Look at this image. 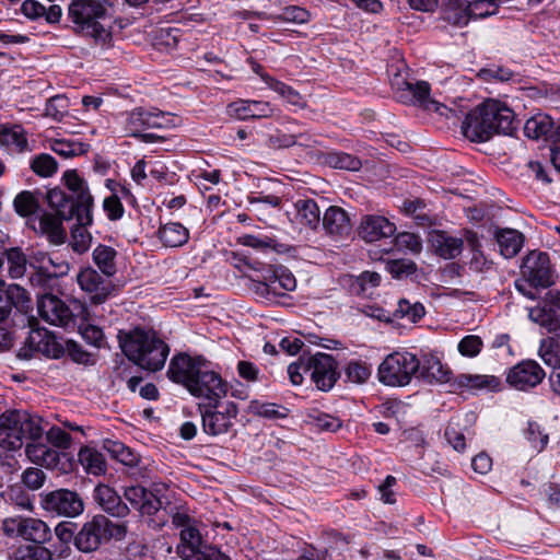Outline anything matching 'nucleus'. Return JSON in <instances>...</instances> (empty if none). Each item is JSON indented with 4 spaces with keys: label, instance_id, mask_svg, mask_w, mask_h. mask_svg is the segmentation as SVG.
<instances>
[{
    "label": "nucleus",
    "instance_id": "obj_1",
    "mask_svg": "<svg viewBox=\"0 0 560 560\" xmlns=\"http://www.w3.org/2000/svg\"><path fill=\"white\" fill-rule=\"evenodd\" d=\"M515 129L513 110L495 100H487L470 110L462 125L466 138L481 142L489 140L494 133L512 135Z\"/></svg>",
    "mask_w": 560,
    "mask_h": 560
},
{
    "label": "nucleus",
    "instance_id": "obj_2",
    "mask_svg": "<svg viewBox=\"0 0 560 560\" xmlns=\"http://www.w3.org/2000/svg\"><path fill=\"white\" fill-rule=\"evenodd\" d=\"M65 184L72 192V197L59 189L54 188L47 192V202L54 214L63 218L66 221L75 218L78 222L92 223L93 197L89 191L86 183L79 176L75 170H68L63 174Z\"/></svg>",
    "mask_w": 560,
    "mask_h": 560
},
{
    "label": "nucleus",
    "instance_id": "obj_3",
    "mask_svg": "<svg viewBox=\"0 0 560 560\" xmlns=\"http://www.w3.org/2000/svg\"><path fill=\"white\" fill-rule=\"evenodd\" d=\"M68 15L75 34L92 38L97 46L105 48L112 46L110 15L107 7L101 0L71 2Z\"/></svg>",
    "mask_w": 560,
    "mask_h": 560
},
{
    "label": "nucleus",
    "instance_id": "obj_4",
    "mask_svg": "<svg viewBox=\"0 0 560 560\" xmlns=\"http://www.w3.org/2000/svg\"><path fill=\"white\" fill-rule=\"evenodd\" d=\"M118 338L125 355L140 368L155 372L164 366L170 348L154 331L135 328L119 331Z\"/></svg>",
    "mask_w": 560,
    "mask_h": 560
},
{
    "label": "nucleus",
    "instance_id": "obj_5",
    "mask_svg": "<svg viewBox=\"0 0 560 560\" xmlns=\"http://www.w3.org/2000/svg\"><path fill=\"white\" fill-rule=\"evenodd\" d=\"M43 419L24 409H8L0 415V446L8 451L22 448L24 440H40Z\"/></svg>",
    "mask_w": 560,
    "mask_h": 560
},
{
    "label": "nucleus",
    "instance_id": "obj_6",
    "mask_svg": "<svg viewBox=\"0 0 560 560\" xmlns=\"http://www.w3.org/2000/svg\"><path fill=\"white\" fill-rule=\"evenodd\" d=\"M126 534V524L113 523L105 515L98 514L81 526L75 534L74 546L82 552H93L110 539H124Z\"/></svg>",
    "mask_w": 560,
    "mask_h": 560
},
{
    "label": "nucleus",
    "instance_id": "obj_7",
    "mask_svg": "<svg viewBox=\"0 0 560 560\" xmlns=\"http://www.w3.org/2000/svg\"><path fill=\"white\" fill-rule=\"evenodd\" d=\"M420 370V361L409 352L388 354L378 368L380 382L388 386L408 385Z\"/></svg>",
    "mask_w": 560,
    "mask_h": 560
},
{
    "label": "nucleus",
    "instance_id": "obj_8",
    "mask_svg": "<svg viewBox=\"0 0 560 560\" xmlns=\"http://www.w3.org/2000/svg\"><path fill=\"white\" fill-rule=\"evenodd\" d=\"M27 324L31 328L28 337L25 340L26 348L20 349L18 357L20 359L32 358V352H39L47 358L59 359L65 354V347L57 340L56 336L46 328L38 327V322L34 316L27 317Z\"/></svg>",
    "mask_w": 560,
    "mask_h": 560
},
{
    "label": "nucleus",
    "instance_id": "obj_9",
    "mask_svg": "<svg viewBox=\"0 0 560 560\" xmlns=\"http://www.w3.org/2000/svg\"><path fill=\"white\" fill-rule=\"evenodd\" d=\"M39 498L42 509L50 514L75 517L84 511V502L81 495L69 489L42 492Z\"/></svg>",
    "mask_w": 560,
    "mask_h": 560
},
{
    "label": "nucleus",
    "instance_id": "obj_10",
    "mask_svg": "<svg viewBox=\"0 0 560 560\" xmlns=\"http://www.w3.org/2000/svg\"><path fill=\"white\" fill-rule=\"evenodd\" d=\"M2 529L9 537L19 536L34 545H44L52 536L49 526L44 521L34 517H7L2 523Z\"/></svg>",
    "mask_w": 560,
    "mask_h": 560
},
{
    "label": "nucleus",
    "instance_id": "obj_11",
    "mask_svg": "<svg viewBox=\"0 0 560 560\" xmlns=\"http://www.w3.org/2000/svg\"><path fill=\"white\" fill-rule=\"evenodd\" d=\"M187 390L195 397L207 400L212 407H220L221 400L228 394V384L220 374L203 365L198 375L189 383Z\"/></svg>",
    "mask_w": 560,
    "mask_h": 560
},
{
    "label": "nucleus",
    "instance_id": "obj_12",
    "mask_svg": "<svg viewBox=\"0 0 560 560\" xmlns=\"http://www.w3.org/2000/svg\"><path fill=\"white\" fill-rule=\"evenodd\" d=\"M33 302L30 293L19 284H0V323L11 316H30Z\"/></svg>",
    "mask_w": 560,
    "mask_h": 560
},
{
    "label": "nucleus",
    "instance_id": "obj_13",
    "mask_svg": "<svg viewBox=\"0 0 560 560\" xmlns=\"http://www.w3.org/2000/svg\"><path fill=\"white\" fill-rule=\"evenodd\" d=\"M402 84L404 88H399L397 91V97L400 102L419 106L425 110H433L446 118L450 115H455L454 109L430 97L431 88L427 81H417L416 83L404 82Z\"/></svg>",
    "mask_w": 560,
    "mask_h": 560
},
{
    "label": "nucleus",
    "instance_id": "obj_14",
    "mask_svg": "<svg viewBox=\"0 0 560 560\" xmlns=\"http://www.w3.org/2000/svg\"><path fill=\"white\" fill-rule=\"evenodd\" d=\"M521 273L534 289H546L555 283L549 255L545 252L533 250L528 253L523 259Z\"/></svg>",
    "mask_w": 560,
    "mask_h": 560
},
{
    "label": "nucleus",
    "instance_id": "obj_15",
    "mask_svg": "<svg viewBox=\"0 0 560 560\" xmlns=\"http://www.w3.org/2000/svg\"><path fill=\"white\" fill-rule=\"evenodd\" d=\"M218 408L210 406V404L198 405L202 420V430L212 436L228 433L233 427L232 420L238 415V407L233 401L226 402L222 411H219Z\"/></svg>",
    "mask_w": 560,
    "mask_h": 560
},
{
    "label": "nucleus",
    "instance_id": "obj_16",
    "mask_svg": "<svg viewBox=\"0 0 560 560\" xmlns=\"http://www.w3.org/2000/svg\"><path fill=\"white\" fill-rule=\"evenodd\" d=\"M307 364L311 380L319 390H330L340 376L337 361L330 354L318 352L307 357Z\"/></svg>",
    "mask_w": 560,
    "mask_h": 560
},
{
    "label": "nucleus",
    "instance_id": "obj_17",
    "mask_svg": "<svg viewBox=\"0 0 560 560\" xmlns=\"http://www.w3.org/2000/svg\"><path fill=\"white\" fill-rule=\"evenodd\" d=\"M529 318L545 327L548 332L560 337V291H549L542 306L529 310Z\"/></svg>",
    "mask_w": 560,
    "mask_h": 560
},
{
    "label": "nucleus",
    "instance_id": "obj_18",
    "mask_svg": "<svg viewBox=\"0 0 560 560\" xmlns=\"http://www.w3.org/2000/svg\"><path fill=\"white\" fill-rule=\"evenodd\" d=\"M545 375V371L536 361L524 360L510 369L506 382L517 390H528L540 384Z\"/></svg>",
    "mask_w": 560,
    "mask_h": 560
},
{
    "label": "nucleus",
    "instance_id": "obj_19",
    "mask_svg": "<svg viewBox=\"0 0 560 560\" xmlns=\"http://www.w3.org/2000/svg\"><path fill=\"white\" fill-rule=\"evenodd\" d=\"M203 365L206 361L200 357L192 358L186 353H178L171 359L167 376L174 383L188 388L189 383H192Z\"/></svg>",
    "mask_w": 560,
    "mask_h": 560
},
{
    "label": "nucleus",
    "instance_id": "obj_20",
    "mask_svg": "<svg viewBox=\"0 0 560 560\" xmlns=\"http://www.w3.org/2000/svg\"><path fill=\"white\" fill-rule=\"evenodd\" d=\"M37 311L39 316L50 325L66 327L73 315L69 306L54 294H44L37 301Z\"/></svg>",
    "mask_w": 560,
    "mask_h": 560
},
{
    "label": "nucleus",
    "instance_id": "obj_21",
    "mask_svg": "<svg viewBox=\"0 0 560 560\" xmlns=\"http://www.w3.org/2000/svg\"><path fill=\"white\" fill-rule=\"evenodd\" d=\"M78 282L81 289L91 294L95 304H102L114 291V284L109 277L101 276L93 268H85L78 275Z\"/></svg>",
    "mask_w": 560,
    "mask_h": 560
},
{
    "label": "nucleus",
    "instance_id": "obj_22",
    "mask_svg": "<svg viewBox=\"0 0 560 560\" xmlns=\"http://www.w3.org/2000/svg\"><path fill=\"white\" fill-rule=\"evenodd\" d=\"M524 133L530 139L546 138L553 144H560V121H555L547 114H537L527 119Z\"/></svg>",
    "mask_w": 560,
    "mask_h": 560
},
{
    "label": "nucleus",
    "instance_id": "obj_23",
    "mask_svg": "<svg viewBox=\"0 0 560 560\" xmlns=\"http://www.w3.org/2000/svg\"><path fill=\"white\" fill-rule=\"evenodd\" d=\"M93 499L103 512L114 517L124 518L130 513L128 505L107 485H97L93 490Z\"/></svg>",
    "mask_w": 560,
    "mask_h": 560
},
{
    "label": "nucleus",
    "instance_id": "obj_24",
    "mask_svg": "<svg viewBox=\"0 0 560 560\" xmlns=\"http://www.w3.org/2000/svg\"><path fill=\"white\" fill-rule=\"evenodd\" d=\"M125 499L141 515H153L162 508L161 500L151 491L141 486L126 487Z\"/></svg>",
    "mask_w": 560,
    "mask_h": 560
},
{
    "label": "nucleus",
    "instance_id": "obj_25",
    "mask_svg": "<svg viewBox=\"0 0 560 560\" xmlns=\"http://www.w3.org/2000/svg\"><path fill=\"white\" fill-rule=\"evenodd\" d=\"M396 231L394 223L381 215H365L362 218L359 234L366 242H376L392 236Z\"/></svg>",
    "mask_w": 560,
    "mask_h": 560
},
{
    "label": "nucleus",
    "instance_id": "obj_26",
    "mask_svg": "<svg viewBox=\"0 0 560 560\" xmlns=\"http://www.w3.org/2000/svg\"><path fill=\"white\" fill-rule=\"evenodd\" d=\"M323 228L330 235L347 236L351 232V223L348 213L340 207H329L322 220Z\"/></svg>",
    "mask_w": 560,
    "mask_h": 560
},
{
    "label": "nucleus",
    "instance_id": "obj_27",
    "mask_svg": "<svg viewBox=\"0 0 560 560\" xmlns=\"http://www.w3.org/2000/svg\"><path fill=\"white\" fill-rule=\"evenodd\" d=\"M180 542L177 546V553L183 560H195L202 551V538L199 530L194 526H187L180 530Z\"/></svg>",
    "mask_w": 560,
    "mask_h": 560
},
{
    "label": "nucleus",
    "instance_id": "obj_28",
    "mask_svg": "<svg viewBox=\"0 0 560 560\" xmlns=\"http://www.w3.org/2000/svg\"><path fill=\"white\" fill-rule=\"evenodd\" d=\"M36 441H31L25 446V454L27 458L39 466H44L46 468H55L59 464V453L49 447L48 445Z\"/></svg>",
    "mask_w": 560,
    "mask_h": 560
},
{
    "label": "nucleus",
    "instance_id": "obj_29",
    "mask_svg": "<svg viewBox=\"0 0 560 560\" xmlns=\"http://www.w3.org/2000/svg\"><path fill=\"white\" fill-rule=\"evenodd\" d=\"M494 237L500 248V253L505 258L516 256L523 247L524 235L514 229H497Z\"/></svg>",
    "mask_w": 560,
    "mask_h": 560
},
{
    "label": "nucleus",
    "instance_id": "obj_30",
    "mask_svg": "<svg viewBox=\"0 0 560 560\" xmlns=\"http://www.w3.org/2000/svg\"><path fill=\"white\" fill-rule=\"evenodd\" d=\"M63 218L54 213L45 212L39 217L38 231L46 235L48 241L55 245H60L66 242L67 233L62 226Z\"/></svg>",
    "mask_w": 560,
    "mask_h": 560
},
{
    "label": "nucleus",
    "instance_id": "obj_31",
    "mask_svg": "<svg viewBox=\"0 0 560 560\" xmlns=\"http://www.w3.org/2000/svg\"><path fill=\"white\" fill-rule=\"evenodd\" d=\"M431 244L439 256L444 259H452L462 253L464 242L462 238L451 236L445 232H435L431 236Z\"/></svg>",
    "mask_w": 560,
    "mask_h": 560
},
{
    "label": "nucleus",
    "instance_id": "obj_32",
    "mask_svg": "<svg viewBox=\"0 0 560 560\" xmlns=\"http://www.w3.org/2000/svg\"><path fill=\"white\" fill-rule=\"evenodd\" d=\"M469 10V3L466 0H446L442 8V19L452 25L464 26L471 19Z\"/></svg>",
    "mask_w": 560,
    "mask_h": 560
},
{
    "label": "nucleus",
    "instance_id": "obj_33",
    "mask_svg": "<svg viewBox=\"0 0 560 560\" xmlns=\"http://www.w3.org/2000/svg\"><path fill=\"white\" fill-rule=\"evenodd\" d=\"M158 234L163 245L171 248L184 246L189 240L188 229L177 222L161 225Z\"/></svg>",
    "mask_w": 560,
    "mask_h": 560
},
{
    "label": "nucleus",
    "instance_id": "obj_34",
    "mask_svg": "<svg viewBox=\"0 0 560 560\" xmlns=\"http://www.w3.org/2000/svg\"><path fill=\"white\" fill-rule=\"evenodd\" d=\"M381 283V276L374 271H364L358 277L346 276L343 284L348 287L351 294L362 295L369 289L376 288Z\"/></svg>",
    "mask_w": 560,
    "mask_h": 560
},
{
    "label": "nucleus",
    "instance_id": "obj_35",
    "mask_svg": "<svg viewBox=\"0 0 560 560\" xmlns=\"http://www.w3.org/2000/svg\"><path fill=\"white\" fill-rule=\"evenodd\" d=\"M419 377L432 383H445L450 381L451 371L446 369L435 357L427 358L422 365L420 364Z\"/></svg>",
    "mask_w": 560,
    "mask_h": 560
},
{
    "label": "nucleus",
    "instance_id": "obj_36",
    "mask_svg": "<svg viewBox=\"0 0 560 560\" xmlns=\"http://www.w3.org/2000/svg\"><path fill=\"white\" fill-rule=\"evenodd\" d=\"M80 464L83 466L88 474L100 476L106 471L105 459L97 450L89 446H84L78 454Z\"/></svg>",
    "mask_w": 560,
    "mask_h": 560
},
{
    "label": "nucleus",
    "instance_id": "obj_37",
    "mask_svg": "<svg viewBox=\"0 0 560 560\" xmlns=\"http://www.w3.org/2000/svg\"><path fill=\"white\" fill-rule=\"evenodd\" d=\"M0 141L15 153L31 151L25 131L20 126L4 128L0 131Z\"/></svg>",
    "mask_w": 560,
    "mask_h": 560
},
{
    "label": "nucleus",
    "instance_id": "obj_38",
    "mask_svg": "<svg viewBox=\"0 0 560 560\" xmlns=\"http://www.w3.org/2000/svg\"><path fill=\"white\" fill-rule=\"evenodd\" d=\"M230 108L234 110L240 119H246L249 117H267L272 112L269 104L258 101H242L240 103H233L230 105Z\"/></svg>",
    "mask_w": 560,
    "mask_h": 560
},
{
    "label": "nucleus",
    "instance_id": "obj_39",
    "mask_svg": "<svg viewBox=\"0 0 560 560\" xmlns=\"http://www.w3.org/2000/svg\"><path fill=\"white\" fill-rule=\"evenodd\" d=\"M117 252L106 245L100 244L93 250V260L102 273L106 277H112L116 273V258Z\"/></svg>",
    "mask_w": 560,
    "mask_h": 560
},
{
    "label": "nucleus",
    "instance_id": "obj_40",
    "mask_svg": "<svg viewBox=\"0 0 560 560\" xmlns=\"http://www.w3.org/2000/svg\"><path fill=\"white\" fill-rule=\"evenodd\" d=\"M298 217L302 224L315 230L320 223V210L312 199L298 200L295 203Z\"/></svg>",
    "mask_w": 560,
    "mask_h": 560
},
{
    "label": "nucleus",
    "instance_id": "obj_41",
    "mask_svg": "<svg viewBox=\"0 0 560 560\" xmlns=\"http://www.w3.org/2000/svg\"><path fill=\"white\" fill-rule=\"evenodd\" d=\"M2 256H5L7 258L8 272L11 278L20 279L25 275L27 268V259L20 247L3 249Z\"/></svg>",
    "mask_w": 560,
    "mask_h": 560
},
{
    "label": "nucleus",
    "instance_id": "obj_42",
    "mask_svg": "<svg viewBox=\"0 0 560 560\" xmlns=\"http://www.w3.org/2000/svg\"><path fill=\"white\" fill-rule=\"evenodd\" d=\"M560 337L550 336L544 338L539 346V357L552 369L560 366Z\"/></svg>",
    "mask_w": 560,
    "mask_h": 560
},
{
    "label": "nucleus",
    "instance_id": "obj_43",
    "mask_svg": "<svg viewBox=\"0 0 560 560\" xmlns=\"http://www.w3.org/2000/svg\"><path fill=\"white\" fill-rule=\"evenodd\" d=\"M459 386L471 388H488L497 390L500 387V380L492 375H468L460 374L456 377Z\"/></svg>",
    "mask_w": 560,
    "mask_h": 560
},
{
    "label": "nucleus",
    "instance_id": "obj_44",
    "mask_svg": "<svg viewBox=\"0 0 560 560\" xmlns=\"http://www.w3.org/2000/svg\"><path fill=\"white\" fill-rule=\"evenodd\" d=\"M90 224L77 221L75 225L71 228L70 245L79 254L86 252L91 245L92 236L86 230V226Z\"/></svg>",
    "mask_w": 560,
    "mask_h": 560
},
{
    "label": "nucleus",
    "instance_id": "obj_45",
    "mask_svg": "<svg viewBox=\"0 0 560 560\" xmlns=\"http://www.w3.org/2000/svg\"><path fill=\"white\" fill-rule=\"evenodd\" d=\"M13 207L19 215L28 217L37 211L38 201L33 192L23 190L15 196Z\"/></svg>",
    "mask_w": 560,
    "mask_h": 560
},
{
    "label": "nucleus",
    "instance_id": "obj_46",
    "mask_svg": "<svg viewBox=\"0 0 560 560\" xmlns=\"http://www.w3.org/2000/svg\"><path fill=\"white\" fill-rule=\"evenodd\" d=\"M52 556L49 549L43 545L21 546L14 552V560H51Z\"/></svg>",
    "mask_w": 560,
    "mask_h": 560
},
{
    "label": "nucleus",
    "instance_id": "obj_47",
    "mask_svg": "<svg viewBox=\"0 0 560 560\" xmlns=\"http://www.w3.org/2000/svg\"><path fill=\"white\" fill-rule=\"evenodd\" d=\"M57 161L47 153L35 156L31 162L32 171L42 177H50L57 172Z\"/></svg>",
    "mask_w": 560,
    "mask_h": 560
},
{
    "label": "nucleus",
    "instance_id": "obj_48",
    "mask_svg": "<svg viewBox=\"0 0 560 560\" xmlns=\"http://www.w3.org/2000/svg\"><path fill=\"white\" fill-rule=\"evenodd\" d=\"M326 162L335 168L358 171L361 167V161L351 154L345 152H334L327 155Z\"/></svg>",
    "mask_w": 560,
    "mask_h": 560
},
{
    "label": "nucleus",
    "instance_id": "obj_49",
    "mask_svg": "<svg viewBox=\"0 0 560 560\" xmlns=\"http://www.w3.org/2000/svg\"><path fill=\"white\" fill-rule=\"evenodd\" d=\"M50 148L55 153L63 158H72L86 151L85 144L65 139L54 140Z\"/></svg>",
    "mask_w": 560,
    "mask_h": 560
},
{
    "label": "nucleus",
    "instance_id": "obj_50",
    "mask_svg": "<svg viewBox=\"0 0 560 560\" xmlns=\"http://www.w3.org/2000/svg\"><path fill=\"white\" fill-rule=\"evenodd\" d=\"M125 130L130 137H138L144 130H147L145 125V109L136 108L128 114L126 119Z\"/></svg>",
    "mask_w": 560,
    "mask_h": 560
},
{
    "label": "nucleus",
    "instance_id": "obj_51",
    "mask_svg": "<svg viewBox=\"0 0 560 560\" xmlns=\"http://www.w3.org/2000/svg\"><path fill=\"white\" fill-rule=\"evenodd\" d=\"M305 136L300 135H292V133H284L278 131L276 135H272L269 138L270 147L272 148H290L292 145L299 144V145H308L307 140L304 139Z\"/></svg>",
    "mask_w": 560,
    "mask_h": 560
},
{
    "label": "nucleus",
    "instance_id": "obj_52",
    "mask_svg": "<svg viewBox=\"0 0 560 560\" xmlns=\"http://www.w3.org/2000/svg\"><path fill=\"white\" fill-rule=\"evenodd\" d=\"M69 102L63 95L50 97L45 107V115L59 121L68 113Z\"/></svg>",
    "mask_w": 560,
    "mask_h": 560
},
{
    "label": "nucleus",
    "instance_id": "obj_53",
    "mask_svg": "<svg viewBox=\"0 0 560 560\" xmlns=\"http://www.w3.org/2000/svg\"><path fill=\"white\" fill-rule=\"evenodd\" d=\"M524 434L532 447L537 452H541L548 444V434L544 433L536 422H528Z\"/></svg>",
    "mask_w": 560,
    "mask_h": 560
},
{
    "label": "nucleus",
    "instance_id": "obj_54",
    "mask_svg": "<svg viewBox=\"0 0 560 560\" xmlns=\"http://www.w3.org/2000/svg\"><path fill=\"white\" fill-rule=\"evenodd\" d=\"M311 14L307 10L296 5H290L282 10L275 19L282 22L305 24L310 21Z\"/></svg>",
    "mask_w": 560,
    "mask_h": 560
},
{
    "label": "nucleus",
    "instance_id": "obj_55",
    "mask_svg": "<svg viewBox=\"0 0 560 560\" xmlns=\"http://www.w3.org/2000/svg\"><path fill=\"white\" fill-rule=\"evenodd\" d=\"M386 270L393 276V278L401 279L416 272L417 265L409 259H396L386 264Z\"/></svg>",
    "mask_w": 560,
    "mask_h": 560
},
{
    "label": "nucleus",
    "instance_id": "obj_56",
    "mask_svg": "<svg viewBox=\"0 0 560 560\" xmlns=\"http://www.w3.org/2000/svg\"><path fill=\"white\" fill-rule=\"evenodd\" d=\"M371 375V369L361 361H351L346 369L347 378L357 384H363Z\"/></svg>",
    "mask_w": 560,
    "mask_h": 560
},
{
    "label": "nucleus",
    "instance_id": "obj_57",
    "mask_svg": "<svg viewBox=\"0 0 560 560\" xmlns=\"http://www.w3.org/2000/svg\"><path fill=\"white\" fill-rule=\"evenodd\" d=\"M502 0H475L469 3L471 18H487L497 12Z\"/></svg>",
    "mask_w": 560,
    "mask_h": 560
},
{
    "label": "nucleus",
    "instance_id": "obj_58",
    "mask_svg": "<svg viewBox=\"0 0 560 560\" xmlns=\"http://www.w3.org/2000/svg\"><path fill=\"white\" fill-rule=\"evenodd\" d=\"M266 82L268 83V85L271 90H273L279 95L284 97L289 103H291L293 105L302 106L301 95L299 94V92L293 90L291 86H289L280 81L270 79V78H268V80H266Z\"/></svg>",
    "mask_w": 560,
    "mask_h": 560
},
{
    "label": "nucleus",
    "instance_id": "obj_59",
    "mask_svg": "<svg viewBox=\"0 0 560 560\" xmlns=\"http://www.w3.org/2000/svg\"><path fill=\"white\" fill-rule=\"evenodd\" d=\"M80 334L88 343L96 348H102L105 343V336L103 330L95 325L82 324L80 326Z\"/></svg>",
    "mask_w": 560,
    "mask_h": 560
},
{
    "label": "nucleus",
    "instance_id": "obj_60",
    "mask_svg": "<svg viewBox=\"0 0 560 560\" xmlns=\"http://www.w3.org/2000/svg\"><path fill=\"white\" fill-rule=\"evenodd\" d=\"M65 352H67L68 355L79 364L89 365L94 363L91 353L85 351L81 345L73 340H68L66 342Z\"/></svg>",
    "mask_w": 560,
    "mask_h": 560
},
{
    "label": "nucleus",
    "instance_id": "obj_61",
    "mask_svg": "<svg viewBox=\"0 0 560 560\" xmlns=\"http://www.w3.org/2000/svg\"><path fill=\"white\" fill-rule=\"evenodd\" d=\"M46 480L45 472L35 467L25 469L22 474V482L31 490L40 489Z\"/></svg>",
    "mask_w": 560,
    "mask_h": 560
},
{
    "label": "nucleus",
    "instance_id": "obj_62",
    "mask_svg": "<svg viewBox=\"0 0 560 560\" xmlns=\"http://www.w3.org/2000/svg\"><path fill=\"white\" fill-rule=\"evenodd\" d=\"M103 209L110 221H116L122 218L125 209L116 194H112L103 201Z\"/></svg>",
    "mask_w": 560,
    "mask_h": 560
},
{
    "label": "nucleus",
    "instance_id": "obj_63",
    "mask_svg": "<svg viewBox=\"0 0 560 560\" xmlns=\"http://www.w3.org/2000/svg\"><path fill=\"white\" fill-rule=\"evenodd\" d=\"M481 347V338L475 335H469L459 341L458 351L465 357H476L480 352Z\"/></svg>",
    "mask_w": 560,
    "mask_h": 560
},
{
    "label": "nucleus",
    "instance_id": "obj_64",
    "mask_svg": "<svg viewBox=\"0 0 560 560\" xmlns=\"http://www.w3.org/2000/svg\"><path fill=\"white\" fill-rule=\"evenodd\" d=\"M271 279L272 282H275V285H277V290L281 288L287 291H293L296 287L294 276L291 272H289L288 269H284L282 267L273 271Z\"/></svg>",
    "mask_w": 560,
    "mask_h": 560
}]
</instances>
